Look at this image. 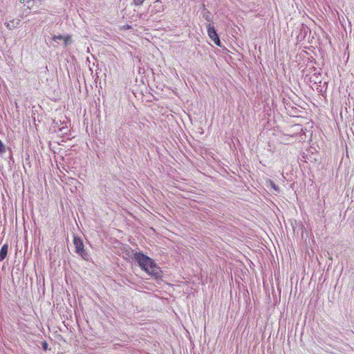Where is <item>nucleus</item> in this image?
Returning a JSON list of instances; mask_svg holds the SVG:
<instances>
[{
    "mask_svg": "<svg viewBox=\"0 0 354 354\" xmlns=\"http://www.w3.org/2000/svg\"><path fill=\"white\" fill-rule=\"evenodd\" d=\"M43 347H44V348L45 350H46V349H47V343H46V342H45V343L44 344V345H43Z\"/></svg>",
    "mask_w": 354,
    "mask_h": 354,
    "instance_id": "10",
    "label": "nucleus"
},
{
    "mask_svg": "<svg viewBox=\"0 0 354 354\" xmlns=\"http://www.w3.org/2000/svg\"><path fill=\"white\" fill-rule=\"evenodd\" d=\"M38 1H39V0H28L26 6H27V8H28L30 10H33L34 4L35 3H37Z\"/></svg>",
    "mask_w": 354,
    "mask_h": 354,
    "instance_id": "7",
    "label": "nucleus"
},
{
    "mask_svg": "<svg viewBox=\"0 0 354 354\" xmlns=\"http://www.w3.org/2000/svg\"><path fill=\"white\" fill-rule=\"evenodd\" d=\"M8 250V245L7 244H4L1 250H0V261H3L7 256Z\"/></svg>",
    "mask_w": 354,
    "mask_h": 354,
    "instance_id": "5",
    "label": "nucleus"
},
{
    "mask_svg": "<svg viewBox=\"0 0 354 354\" xmlns=\"http://www.w3.org/2000/svg\"><path fill=\"white\" fill-rule=\"evenodd\" d=\"M134 258L140 268L149 274L155 277L158 276L159 268L152 259L141 252H136Z\"/></svg>",
    "mask_w": 354,
    "mask_h": 354,
    "instance_id": "1",
    "label": "nucleus"
},
{
    "mask_svg": "<svg viewBox=\"0 0 354 354\" xmlns=\"http://www.w3.org/2000/svg\"><path fill=\"white\" fill-rule=\"evenodd\" d=\"M145 0H133V3L136 6H140L142 4Z\"/></svg>",
    "mask_w": 354,
    "mask_h": 354,
    "instance_id": "8",
    "label": "nucleus"
},
{
    "mask_svg": "<svg viewBox=\"0 0 354 354\" xmlns=\"http://www.w3.org/2000/svg\"><path fill=\"white\" fill-rule=\"evenodd\" d=\"M19 19H12L6 23V26L9 30H12L20 24Z\"/></svg>",
    "mask_w": 354,
    "mask_h": 354,
    "instance_id": "4",
    "label": "nucleus"
},
{
    "mask_svg": "<svg viewBox=\"0 0 354 354\" xmlns=\"http://www.w3.org/2000/svg\"><path fill=\"white\" fill-rule=\"evenodd\" d=\"M207 33L211 39L218 46H221V41L214 26L210 24L207 26Z\"/></svg>",
    "mask_w": 354,
    "mask_h": 354,
    "instance_id": "3",
    "label": "nucleus"
},
{
    "mask_svg": "<svg viewBox=\"0 0 354 354\" xmlns=\"http://www.w3.org/2000/svg\"><path fill=\"white\" fill-rule=\"evenodd\" d=\"M53 39L55 41H64L65 46H67L68 41L70 39V37H64V36H62L61 35H54L53 37Z\"/></svg>",
    "mask_w": 354,
    "mask_h": 354,
    "instance_id": "6",
    "label": "nucleus"
},
{
    "mask_svg": "<svg viewBox=\"0 0 354 354\" xmlns=\"http://www.w3.org/2000/svg\"><path fill=\"white\" fill-rule=\"evenodd\" d=\"M73 243L75 247V252L79 254L83 259L88 258V254L84 249V244L82 240L77 237H74Z\"/></svg>",
    "mask_w": 354,
    "mask_h": 354,
    "instance_id": "2",
    "label": "nucleus"
},
{
    "mask_svg": "<svg viewBox=\"0 0 354 354\" xmlns=\"http://www.w3.org/2000/svg\"><path fill=\"white\" fill-rule=\"evenodd\" d=\"M270 185L272 186V187L276 190V191H278L279 190V187L272 182H270Z\"/></svg>",
    "mask_w": 354,
    "mask_h": 354,
    "instance_id": "9",
    "label": "nucleus"
}]
</instances>
